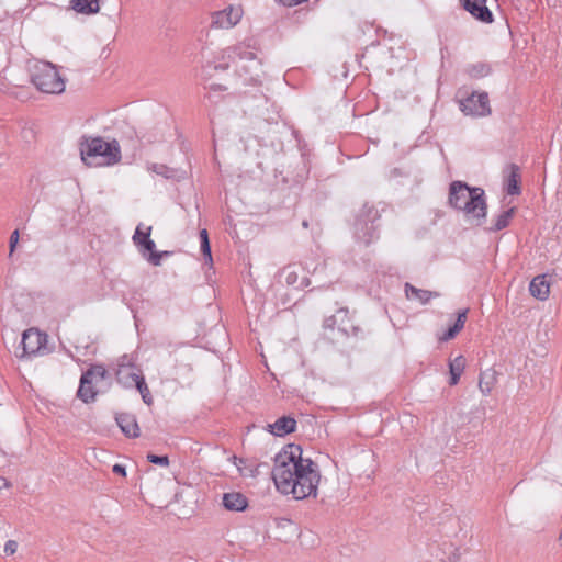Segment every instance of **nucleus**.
<instances>
[{"instance_id": "f3484780", "label": "nucleus", "mask_w": 562, "mask_h": 562, "mask_svg": "<svg viewBox=\"0 0 562 562\" xmlns=\"http://www.w3.org/2000/svg\"><path fill=\"white\" fill-rule=\"evenodd\" d=\"M530 294L538 300H546L550 292V285L546 280V276H537L529 285Z\"/></svg>"}, {"instance_id": "f704fd0d", "label": "nucleus", "mask_w": 562, "mask_h": 562, "mask_svg": "<svg viewBox=\"0 0 562 562\" xmlns=\"http://www.w3.org/2000/svg\"><path fill=\"white\" fill-rule=\"evenodd\" d=\"M460 330L457 329L453 325L451 327L448 328V330L443 334V336L441 337L442 340L447 341V340H450L452 338H454V336L459 333Z\"/></svg>"}, {"instance_id": "e433bc0d", "label": "nucleus", "mask_w": 562, "mask_h": 562, "mask_svg": "<svg viewBox=\"0 0 562 562\" xmlns=\"http://www.w3.org/2000/svg\"><path fill=\"white\" fill-rule=\"evenodd\" d=\"M112 471L116 474L126 475L125 467L122 464H114Z\"/></svg>"}, {"instance_id": "f8f14e48", "label": "nucleus", "mask_w": 562, "mask_h": 562, "mask_svg": "<svg viewBox=\"0 0 562 562\" xmlns=\"http://www.w3.org/2000/svg\"><path fill=\"white\" fill-rule=\"evenodd\" d=\"M369 213H373V216L376 217V212L369 211ZM374 220H367L359 217L356 221V235L359 239H361L364 244H369L375 235L376 226L374 225Z\"/></svg>"}, {"instance_id": "6e6552de", "label": "nucleus", "mask_w": 562, "mask_h": 562, "mask_svg": "<svg viewBox=\"0 0 562 562\" xmlns=\"http://www.w3.org/2000/svg\"><path fill=\"white\" fill-rule=\"evenodd\" d=\"M105 369L102 366H94L87 370L80 378V385L77 396L85 403L94 401L95 392L92 387V379L99 376L101 380L105 376Z\"/></svg>"}, {"instance_id": "f03ea898", "label": "nucleus", "mask_w": 562, "mask_h": 562, "mask_svg": "<svg viewBox=\"0 0 562 562\" xmlns=\"http://www.w3.org/2000/svg\"><path fill=\"white\" fill-rule=\"evenodd\" d=\"M80 154L87 165H91L89 159L100 157V164L113 165L121 159V149L117 140L105 142L102 137L85 138L80 143Z\"/></svg>"}, {"instance_id": "dca6fc26", "label": "nucleus", "mask_w": 562, "mask_h": 562, "mask_svg": "<svg viewBox=\"0 0 562 562\" xmlns=\"http://www.w3.org/2000/svg\"><path fill=\"white\" fill-rule=\"evenodd\" d=\"M138 378H144L138 368H126L116 370V380L125 387L137 385Z\"/></svg>"}, {"instance_id": "2eb2a0df", "label": "nucleus", "mask_w": 562, "mask_h": 562, "mask_svg": "<svg viewBox=\"0 0 562 562\" xmlns=\"http://www.w3.org/2000/svg\"><path fill=\"white\" fill-rule=\"evenodd\" d=\"M116 424L121 430L128 437L136 438L139 436V428L136 418L126 413L117 414L115 417Z\"/></svg>"}, {"instance_id": "c9c22d12", "label": "nucleus", "mask_w": 562, "mask_h": 562, "mask_svg": "<svg viewBox=\"0 0 562 562\" xmlns=\"http://www.w3.org/2000/svg\"><path fill=\"white\" fill-rule=\"evenodd\" d=\"M201 251L210 261H212L210 241L201 243Z\"/></svg>"}, {"instance_id": "ddd939ff", "label": "nucleus", "mask_w": 562, "mask_h": 562, "mask_svg": "<svg viewBox=\"0 0 562 562\" xmlns=\"http://www.w3.org/2000/svg\"><path fill=\"white\" fill-rule=\"evenodd\" d=\"M269 431L274 436H285L295 431L296 420L291 416H282L278 418L273 424L268 425Z\"/></svg>"}, {"instance_id": "7ed1b4c3", "label": "nucleus", "mask_w": 562, "mask_h": 562, "mask_svg": "<svg viewBox=\"0 0 562 562\" xmlns=\"http://www.w3.org/2000/svg\"><path fill=\"white\" fill-rule=\"evenodd\" d=\"M250 43H239L235 46L227 47L221 53L218 63L214 65L215 69H227L231 61L238 58L240 61H249L250 65H243L241 69L250 75L251 80H257L260 76L261 61L256 54L250 50Z\"/></svg>"}, {"instance_id": "473e14b6", "label": "nucleus", "mask_w": 562, "mask_h": 562, "mask_svg": "<svg viewBox=\"0 0 562 562\" xmlns=\"http://www.w3.org/2000/svg\"><path fill=\"white\" fill-rule=\"evenodd\" d=\"M150 169H151L155 173H157V175H161V176H164V177H166V178H168V177H169V175H168V168H167V166H165V165H153Z\"/></svg>"}, {"instance_id": "7c9ffc66", "label": "nucleus", "mask_w": 562, "mask_h": 562, "mask_svg": "<svg viewBox=\"0 0 562 562\" xmlns=\"http://www.w3.org/2000/svg\"><path fill=\"white\" fill-rule=\"evenodd\" d=\"M467 313H468V310H464L458 314V317L453 324V326L457 329L461 330L463 328L465 319H467Z\"/></svg>"}, {"instance_id": "4be33fe9", "label": "nucleus", "mask_w": 562, "mask_h": 562, "mask_svg": "<svg viewBox=\"0 0 562 562\" xmlns=\"http://www.w3.org/2000/svg\"><path fill=\"white\" fill-rule=\"evenodd\" d=\"M465 368V359L462 356H458L449 363L450 371V385H456Z\"/></svg>"}, {"instance_id": "20e7f679", "label": "nucleus", "mask_w": 562, "mask_h": 562, "mask_svg": "<svg viewBox=\"0 0 562 562\" xmlns=\"http://www.w3.org/2000/svg\"><path fill=\"white\" fill-rule=\"evenodd\" d=\"M34 86L45 93H61L65 90V81L57 71V68L46 61L36 63L31 72Z\"/></svg>"}, {"instance_id": "72a5a7b5", "label": "nucleus", "mask_w": 562, "mask_h": 562, "mask_svg": "<svg viewBox=\"0 0 562 562\" xmlns=\"http://www.w3.org/2000/svg\"><path fill=\"white\" fill-rule=\"evenodd\" d=\"M18 241H19V231L15 229L12 232V234L10 236V256L13 254Z\"/></svg>"}, {"instance_id": "412c9836", "label": "nucleus", "mask_w": 562, "mask_h": 562, "mask_svg": "<svg viewBox=\"0 0 562 562\" xmlns=\"http://www.w3.org/2000/svg\"><path fill=\"white\" fill-rule=\"evenodd\" d=\"M155 247H156V245H155L154 240L150 239V237L148 238V236H145L144 244L138 246V249L142 252V255L145 257H146L147 252L149 254L147 259L150 263H153L154 266H159L160 259H161V254L155 251Z\"/></svg>"}, {"instance_id": "bb28decb", "label": "nucleus", "mask_w": 562, "mask_h": 562, "mask_svg": "<svg viewBox=\"0 0 562 562\" xmlns=\"http://www.w3.org/2000/svg\"><path fill=\"white\" fill-rule=\"evenodd\" d=\"M135 387L139 391L144 403L150 405L153 403V396L144 378H138L137 385Z\"/></svg>"}, {"instance_id": "9b49d317", "label": "nucleus", "mask_w": 562, "mask_h": 562, "mask_svg": "<svg viewBox=\"0 0 562 562\" xmlns=\"http://www.w3.org/2000/svg\"><path fill=\"white\" fill-rule=\"evenodd\" d=\"M463 8L475 19L490 23L493 21L492 12L486 7V0H461Z\"/></svg>"}, {"instance_id": "0eeeda50", "label": "nucleus", "mask_w": 562, "mask_h": 562, "mask_svg": "<svg viewBox=\"0 0 562 562\" xmlns=\"http://www.w3.org/2000/svg\"><path fill=\"white\" fill-rule=\"evenodd\" d=\"M47 336L42 334L36 328H29L22 335V349L23 352L20 358H25L29 356H34L40 353L42 350L46 348Z\"/></svg>"}, {"instance_id": "423d86ee", "label": "nucleus", "mask_w": 562, "mask_h": 562, "mask_svg": "<svg viewBox=\"0 0 562 562\" xmlns=\"http://www.w3.org/2000/svg\"><path fill=\"white\" fill-rule=\"evenodd\" d=\"M460 110L470 116H486L491 114L490 99L486 92H472L460 100Z\"/></svg>"}, {"instance_id": "9d476101", "label": "nucleus", "mask_w": 562, "mask_h": 562, "mask_svg": "<svg viewBox=\"0 0 562 562\" xmlns=\"http://www.w3.org/2000/svg\"><path fill=\"white\" fill-rule=\"evenodd\" d=\"M472 194V187L462 181H453L449 188V204L459 210Z\"/></svg>"}, {"instance_id": "c85d7f7f", "label": "nucleus", "mask_w": 562, "mask_h": 562, "mask_svg": "<svg viewBox=\"0 0 562 562\" xmlns=\"http://www.w3.org/2000/svg\"><path fill=\"white\" fill-rule=\"evenodd\" d=\"M136 368L132 356L123 355L117 361V369Z\"/></svg>"}, {"instance_id": "c756f323", "label": "nucleus", "mask_w": 562, "mask_h": 562, "mask_svg": "<svg viewBox=\"0 0 562 562\" xmlns=\"http://www.w3.org/2000/svg\"><path fill=\"white\" fill-rule=\"evenodd\" d=\"M147 460L154 464H159L162 467L169 465V459L167 456H156V454L149 453V454H147Z\"/></svg>"}, {"instance_id": "4468645a", "label": "nucleus", "mask_w": 562, "mask_h": 562, "mask_svg": "<svg viewBox=\"0 0 562 562\" xmlns=\"http://www.w3.org/2000/svg\"><path fill=\"white\" fill-rule=\"evenodd\" d=\"M222 504L227 510L232 512H243L248 506L246 496L239 492L225 493Z\"/></svg>"}, {"instance_id": "f257e3e1", "label": "nucleus", "mask_w": 562, "mask_h": 562, "mask_svg": "<svg viewBox=\"0 0 562 562\" xmlns=\"http://www.w3.org/2000/svg\"><path fill=\"white\" fill-rule=\"evenodd\" d=\"M302 448L286 445L274 458L272 479L278 491L292 494L295 499L316 496L321 480L318 467L308 458H303Z\"/></svg>"}, {"instance_id": "a878e982", "label": "nucleus", "mask_w": 562, "mask_h": 562, "mask_svg": "<svg viewBox=\"0 0 562 562\" xmlns=\"http://www.w3.org/2000/svg\"><path fill=\"white\" fill-rule=\"evenodd\" d=\"M151 226H146L143 223L138 224L133 235V241L138 247L144 244L145 236L150 237Z\"/></svg>"}, {"instance_id": "b1692460", "label": "nucleus", "mask_w": 562, "mask_h": 562, "mask_svg": "<svg viewBox=\"0 0 562 562\" xmlns=\"http://www.w3.org/2000/svg\"><path fill=\"white\" fill-rule=\"evenodd\" d=\"M515 210L509 209L507 211L502 212L497 215L494 224L490 227L492 232H498L508 226L510 218L514 215Z\"/></svg>"}, {"instance_id": "a19ab883", "label": "nucleus", "mask_w": 562, "mask_h": 562, "mask_svg": "<svg viewBox=\"0 0 562 562\" xmlns=\"http://www.w3.org/2000/svg\"><path fill=\"white\" fill-rule=\"evenodd\" d=\"M303 226L307 227V222L306 221L303 222Z\"/></svg>"}, {"instance_id": "4c0bfd02", "label": "nucleus", "mask_w": 562, "mask_h": 562, "mask_svg": "<svg viewBox=\"0 0 562 562\" xmlns=\"http://www.w3.org/2000/svg\"><path fill=\"white\" fill-rule=\"evenodd\" d=\"M200 239H201V243L203 241H210L209 240V235H207V231L206 229H202L200 232Z\"/></svg>"}, {"instance_id": "a211bd4d", "label": "nucleus", "mask_w": 562, "mask_h": 562, "mask_svg": "<svg viewBox=\"0 0 562 562\" xmlns=\"http://www.w3.org/2000/svg\"><path fill=\"white\" fill-rule=\"evenodd\" d=\"M280 276L284 279L285 283L288 285L295 286L297 289H304L310 285V279L308 278H302L299 281V274L294 270L293 267L288 266L281 270Z\"/></svg>"}, {"instance_id": "5701e85b", "label": "nucleus", "mask_w": 562, "mask_h": 562, "mask_svg": "<svg viewBox=\"0 0 562 562\" xmlns=\"http://www.w3.org/2000/svg\"><path fill=\"white\" fill-rule=\"evenodd\" d=\"M495 382H496L495 371L487 370V371H484L481 373L480 380H479V387L484 395H487L491 393Z\"/></svg>"}, {"instance_id": "6ab92c4d", "label": "nucleus", "mask_w": 562, "mask_h": 562, "mask_svg": "<svg viewBox=\"0 0 562 562\" xmlns=\"http://www.w3.org/2000/svg\"><path fill=\"white\" fill-rule=\"evenodd\" d=\"M70 7L77 13L91 15L100 11V4L98 0H71Z\"/></svg>"}, {"instance_id": "58836bf2", "label": "nucleus", "mask_w": 562, "mask_h": 562, "mask_svg": "<svg viewBox=\"0 0 562 562\" xmlns=\"http://www.w3.org/2000/svg\"><path fill=\"white\" fill-rule=\"evenodd\" d=\"M234 459V463L236 464V467L238 468L239 471H241V464L245 463V460L243 459H238L237 457H233Z\"/></svg>"}, {"instance_id": "2f4dec72", "label": "nucleus", "mask_w": 562, "mask_h": 562, "mask_svg": "<svg viewBox=\"0 0 562 562\" xmlns=\"http://www.w3.org/2000/svg\"><path fill=\"white\" fill-rule=\"evenodd\" d=\"M18 549V542L14 540H9L5 542L4 546V552L9 555H12L16 552Z\"/></svg>"}, {"instance_id": "cd10ccee", "label": "nucleus", "mask_w": 562, "mask_h": 562, "mask_svg": "<svg viewBox=\"0 0 562 562\" xmlns=\"http://www.w3.org/2000/svg\"><path fill=\"white\" fill-rule=\"evenodd\" d=\"M507 192L508 194H517L519 192L517 175L513 171L507 181Z\"/></svg>"}, {"instance_id": "1a4fd4ad", "label": "nucleus", "mask_w": 562, "mask_h": 562, "mask_svg": "<svg viewBox=\"0 0 562 562\" xmlns=\"http://www.w3.org/2000/svg\"><path fill=\"white\" fill-rule=\"evenodd\" d=\"M243 10L240 7H228L223 11L213 14L212 25L218 29H229L235 26L241 19Z\"/></svg>"}, {"instance_id": "aec40b11", "label": "nucleus", "mask_w": 562, "mask_h": 562, "mask_svg": "<svg viewBox=\"0 0 562 562\" xmlns=\"http://www.w3.org/2000/svg\"><path fill=\"white\" fill-rule=\"evenodd\" d=\"M405 293H406L407 299L417 300L423 304H426L427 302H429L431 297L439 296V294L437 292L417 289L409 283L405 284Z\"/></svg>"}, {"instance_id": "39448f33", "label": "nucleus", "mask_w": 562, "mask_h": 562, "mask_svg": "<svg viewBox=\"0 0 562 562\" xmlns=\"http://www.w3.org/2000/svg\"><path fill=\"white\" fill-rule=\"evenodd\" d=\"M459 211L463 212L464 220L474 226H481L486 220L487 203L485 192L482 188L474 187L473 194L461 205Z\"/></svg>"}, {"instance_id": "393cba45", "label": "nucleus", "mask_w": 562, "mask_h": 562, "mask_svg": "<svg viewBox=\"0 0 562 562\" xmlns=\"http://www.w3.org/2000/svg\"><path fill=\"white\" fill-rule=\"evenodd\" d=\"M490 72H491L490 66L484 63H477L474 65H470L467 68V74L469 75V77L474 78V79H480V78L486 77Z\"/></svg>"}, {"instance_id": "ea45409f", "label": "nucleus", "mask_w": 562, "mask_h": 562, "mask_svg": "<svg viewBox=\"0 0 562 562\" xmlns=\"http://www.w3.org/2000/svg\"><path fill=\"white\" fill-rule=\"evenodd\" d=\"M8 486H9V482L4 477L0 476V490L8 487Z\"/></svg>"}, {"instance_id": "79ce46f5", "label": "nucleus", "mask_w": 562, "mask_h": 562, "mask_svg": "<svg viewBox=\"0 0 562 562\" xmlns=\"http://www.w3.org/2000/svg\"><path fill=\"white\" fill-rule=\"evenodd\" d=\"M100 1H101V0H98V3H99V4H100Z\"/></svg>"}]
</instances>
